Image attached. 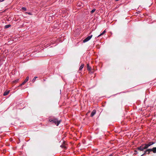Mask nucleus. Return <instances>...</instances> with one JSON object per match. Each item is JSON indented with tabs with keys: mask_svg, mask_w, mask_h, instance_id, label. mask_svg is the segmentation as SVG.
Instances as JSON below:
<instances>
[{
	"mask_svg": "<svg viewBox=\"0 0 156 156\" xmlns=\"http://www.w3.org/2000/svg\"><path fill=\"white\" fill-rule=\"evenodd\" d=\"M49 121L52 123H54L57 126L59 125L60 122V121L58 120L57 119H50Z\"/></svg>",
	"mask_w": 156,
	"mask_h": 156,
	"instance_id": "1",
	"label": "nucleus"
},
{
	"mask_svg": "<svg viewBox=\"0 0 156 156\" xmlns=\"http://www.w3.org/2000/svg\"><path fill=\"white\" fill-rule=\"evenodd\" d=\"M147 149L145 144H142L140 146L137 147V149L140 151H143L144 149Z\"/></svg>",
	"mask_w": 156,
	"mask_h": 156,
	"instance_id": "2",
	"label": "nucleus"
},
{
	"mask_svg": "<svg viewBox=\"0 0 156 156\" xmlns=\"http://www.w3.org/2000/svg\"><path fill=\"white\" fill-rule=\"evenodd\" d=\"M147 151H148L150 153V151H152L154 153H156V147H154L151 149H147Z\"/></svg>",
	"mask_w": 156,
	"mask_h": 156,
	"instance_id": "3",
	"label": "nucleus"
},
{
	"mask_svg": "<svg viewBox=\"0 0 156 156\" xmlns=\"http://www.w3.org/2000/svg\"><path fill=\"white\" fill-rule=\"evenodd\" d=\"M92 37V35H91L90 36H89L87 37L86 38H85L83 41V42L85 43L89 41V40L90 39L91 37Z\"/></svg>",
	"mask_w": 156,
	"mask_h": 156,
	"instance_id": "4",
	"label": "nucleus"
},
{
	"mask_svg": "<svg viewBox=\"0 0 156 156\" xmlns=\"http://www.w3.org/2000/svg\"><path fill=\"white\" fill-rule=\"evenodd\" d=\"M155 143L153 142H149L148 144H145V145L146 146V147H147V148L150 146L153 145Z\"/></svg>",
	"mask_w": 156,
	"mask_h": 156,
	"instance_id": "5",
	"label": "nucleus"
},
{
	"mask_svg": "<svg viewBox=\"0 0 156 156\" xmlns=\"http://www.w3.org/2000/svg\"><path fill=\"white\" fill-rule=\"evenodd\" d=\"M10 92V90H6L4 93L3 94V95L4 96H5L6 95H8L9 92Z\"/></svg>",
	"mask_w": 156,
	"mask_h": 156,
	"instance_id": "6",
	"label": "nucleus"
},
{
	"mask_svg": "<svg viewBox=\"0 0 156 156\" xmlns=\"http://www.w3.org/2000/svg\"><path fill=\"white\" fill-rule=\"evenodd\" d=\"M96 111L95 110H93L91 113V114H90L91 116L93 117L96 114Z\"/></svg>",
	"mask_w": 156,
	"mask_h": 156,
	"instance_id": "7",
	"label": "nucleus"
},
{
	"mask_svg": "<svg viewBox=\"0 0 156 156\" xmlns=\"http://www.w3.org/2000/svg\"><path fill=\"white\" fill-rule=\"evenodd\" d=\"M150 154V152H149L148 151H147V150H146L145 151L144 153L143 154H142L140 156H143L146 154Z\"/></svg>",
	"mask_w": 156,
	"mask_h": 156,
	"instance_id": "8",
	"label": "nucleus"
},
{
	"mask_svg": "<svg viewBox=\"0 0 156 156\" xmlns=\"http://www.w3.org/2000/svg\"><path fill=\"white\" fill-rule=\"evenodd\" d=\"M106 32V31L105 30H104L102 33H101L100 34H99L98 36V37H99L101 35L104 34H105Z\"/></svg>",
	"mask_w": 156,
	"mask_h": 156,
	"instance_id": "9",
	"label": "nucleus"
},
{
	"mask_svg": "<svg viewBox=\"0 0 156 156\" xmlns=\"http://www.w3.org/2000/svg\"><path fill=\"white\" fill-rule=\"evenodd\" d=\"M87 70H91V67L89 66V64H87Z\"/></svg>",
	"mask_w": 156,
	"mask_h": 156,
	"instance_id": "10",
	"label": "nucleus"
},
{
	"mask_svg": "<svg viewBox=\"0 0 156 156\" xmlns=\"http://www.w3.org/2000/svg\"><path fill=\"white\" fill-rule=\"evenodd\" d=\"M84 65L83 64H81V66H80V68H79V70H81L84 67Z\"/></svg>",
	"mask_w": 156,
	"mask_h": 156,
	"instance_id": "11",
	"label": "nucleus"
},
{
	"mask_svg": "<svg viewBox=\"0 0 156 156\" xmlns=\"http://www.w3.org/2000/svg\"><path fill=\"white\" fill-rule=\"evenodd\" d=\"M10 26H11V25H6L5 26V28H8L9 27H10Z\"/></svg>",
	"mask_w": 156,
	"mask_h": 156,
	"instance_id": "12",
	"label": "nucleus"
},
{
	"mask_svg": "<svg viewBox=\"0 0 156 156\" xmlns=\"http://www.w3.org/2000/svg\"><path fill=\"white\" fill-rule=\"evenodd\" d=\"M29 80V77L27 76L26 78V79L24 80V81L26 82H27Z\"/></svg>",
	"mask_w": 156,
	"mask_h": 156,
	"instance_id": "13",
	"label": "nucleus"
},
{
	"mask_svg": "<svg viewBox=\"0 0 156 156\" xmlns=\"http://www.w3.org/2000/svg\"><path fill=\"white\" fill-rule=\"evenodd\" d=\"M21 9L23 10L24 11H26L27 10V9L26 8L24 7H23L21 8Z\"/></svg>",
	"mask_w": 156,
	"mask_h": 156,
	"instance_id": "14",
	"label": "nucleus"
},
{
	"mask_svg": "<svg viewBox=\"0 0 156 156\" xmlns=\"http://www.w3.org/2000/svg\"><path fill=\"white\" fill-rule=\"evenodd\" d=\"M19 79H17L16 80H15L14 81H13V82L14 83H16V82H18L19 81Z\"/></svg>",
	"mask_w": 156,
	"mask_h": 156,
	"instance_id": "15",
	"label": "nucleus"
},
{
	"mask_svg": "<svg viewBox=\"0 0 156 156\" xmlns=\"http://www.w3.org/2000/svg\"><path fill=\"white\" fill-rule=\"evenodd\" d=\"M95 9H92V10L91 11V13H94V12H95Z\"/></svg>",
	"mask_w": 156,
	"mask_h": 156,
	"instance_id": "16",
	"label": "nucleus"
},
{
	"mask_svg": "<svg viewBox=\"0 0 156 156\" xmlns=\"http://www.w3.org/2000/svg\"><path fill=\"white\" fill-rule=\"evenodd\" d=\"M37 78V77H36H36H35L34 78V79H33V80H32V82H34V80H36V78Z\"/></svg>",
	"mask_w": 156,
	"mask_h": 156,
	"instance_id": "17",
	"label": "nucleus"
},
{
	"mask_svg": "<svg viewBox=\"0 0 156 156\" xmlns=\"http://www.w3.org/2000/svg\"><path fill=\"white\" fill-rule=\"evenodd\" d=\"M26 83V82H25L24 81V82H23L22 84H21L20 85V86H22V85H23L25 83Z\"/></svg>",
	"mask_w": 156,
	"mask_h": 156,
	"instance_id": "18",
	"label": "nucleus"
},
{
	"mask_svg": "<svg viewBox=\"0 0 156 156\" xmlns=\"http://www.w3.org/2000/svg\"><path fill=\"white\" fill-rule=\"evenodd\" d=\"M134 152H136V153H137V151L136 150H135Z\"/></svg>",
	"mask_w": 156,
	"mask_h": 156,
	"instance_id": "19",
	"label": "nucleus"
},
{
	"mask_svg": "<svg viewBox=\"0 0 156 156\" xmlns=\"http://www.w3.org/2000/svg\"><path fill=\"white\" fill-rule=\"evenodd\" d=\"M28 14H29V15H31V14L30 12H29V13H28Z\"/></svg>",
	"mask_w": 156,
	"mask_h": 156,
	"instance_id": "20",
	"label": "nucleus"
},
{
	"mask_svg": "<svg viewBox=\"0 0 156 156\" xmlns=\"http://www.w3.org/2000/svg\"><path fill=\"white\" fill-rule=\"evenodd\" d=\"M116 1H119V0H115Z\"/></svg>",
	"mask_w": 156,
	"mask_h": 156,
	"instance_id": "21",
	"label": "nucleus"
}]
</instances>
